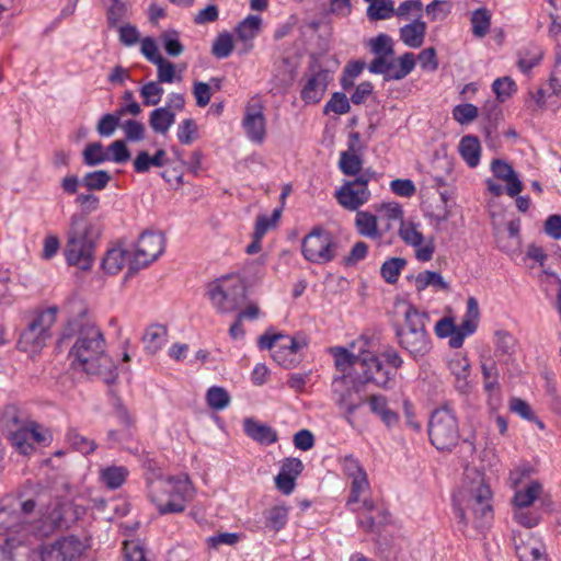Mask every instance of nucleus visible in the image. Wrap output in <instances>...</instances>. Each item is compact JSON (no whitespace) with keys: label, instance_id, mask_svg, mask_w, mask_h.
Returning a JSON list of instances; mask_svg holds the SVG:
<instances>
[{"label":"nucleus","instance_id":"20","mask_svg":"<svg viewBox=\"0 0 561 561\" xmlns=\"http://www.w3.org/2000/svg\"><path fill=\"white\" fill-rule=\"evenodd\" d=\"M514 540L519 561H537L539 558H547L546 547L540 539L527 534L526 539L519 536Z\"/></svg>","mask_w":561,"mask_h":561},{"label":"nucleus","instance_id":"34","mask_svg":"<svg viewBox=\"0 0 561 561\" xmlns=\"http://www.w3.org/2000/svg\"><path fill=\"white\" fill-rule=\"evenodd\" d=\"M542 55V50L539 47L535 45L526 46L517 53V66L524 73H527L539 65Z\"/></svg>","mask_w":561,"mask_h":561},{"label":"nucleus","instance_id":"29","mask_svg":"<svg viewBox=\"0 0 561 561\" xmlns=\"http://www.w3.org/2000/svg\"><path fill=\"white\" fill-rule=\"evenodd\" d=\"M448 368L456 378V388L461 392L468 390V376L470 371V364L467 357L456 355L448 362Z\"/></svg>","mask_w":561,"mask_h":561},{"label":"nucleus","instance_id":"17","mask_svg":"<svg viewBox=\"0 0 561 561\" xmlns=\"http://www.w3.org/2000/svg\"><path fill=\"white\" fill-rule=\"evenodd\" d=\"M80 552V543L73 537H64L41 549L39 561H73Z\"/></svg>","mask_w":561,"mask_h":561},{"label":"nucleus","instance_id":"18","mask_svg":"<svg viewBox=\"0 0 561 561\" xmlns=\"http://www.w3.org/2000/svg\"><path fill=\"white\" fill-rule=\"evenodd\" d=\"M480 318L479 305L474 297L467 300V311L459 325H456V334L449 340V346L459 348L462 346L467 336L473 334L478 328Z\"/></svg>","mask_w":561,"mask_h":561},{"label":"nucleus","instance_id":"64","mask_svg":"<svg viewBox=\"0 0 561 561\" xmlns=\"http://www.w3.org/2000/svg\"><path fill=\"white\" fill-rule=\"evenodd\" d=\"M124 552L126 561H150L146 557L144 547L138 540L125 541Z\"/></svg>","mask_w":561,"mask_h":561},{"label":"nucleus","instance_id":"21","mask_svg":"<svg viewBox=\"0 0 561 561\" xmlns=\"http://www.w3.org/2000/svg\"><path fill=\"white\" fill-rule=\"evenodd\" d=\"M262 19L259 15H248L234 28L238 41L243 43L242 53H248L253 48L252 41L261 31Z\"/></svg>","mask_w":561,"mask_h":561},{"label":"nucleus","instance_id":"5","mask_svg":"<svg viewBox=\"0 0 561 561\" xmlns=\"http://www.w3.org/2000/svg\"><path fill=\"white\" fill-rule=\"evenodd\" d=\"M192 495L193 488L187 476L169 477L150 483V500L161 515L182 513Z\"/></svg>","mask_w":561,"mask_h":561},{"label":"nucleus","instance_id":"32","mask_svg":"<svg viewBox=\"0 0 561 561\" xmlns=\"http://www.w3.org/2000/svg\"><path fill=\"white\" fill-rule=\"evenodd\" d=\"M130 260L133 259L126 250L122 248H114L106 252L102 260V267L106 273L115 275L127 262L129 263Z\"/></svg>","mask_w":561,"mask_h":561},{"label":"nucleus","instance_id":"11","mask_svg":"<svg viewBox=\"0 0 561 561\" xmlns=\"http://www.w3.org/2000/svg\"><path fill=\"white\" fill-rule=\"evenodd\" d=\"M12 421L16 428L10 433L9 439L20 454L31 455L35 449V444L48 445L50 443L51 434L42 424L31 420L20 422L18 416H13Z\"/></svg>","mask_w":561,"mask_h":561},{"label":"nucleus","instance_id":"14","mask_svg":"<svg viewBox=\"0 0 561 561\" xmlns=\"http://www.w3.org/2000/svg\"><path fill=\"white\" fill-rule=\"evenodd\" d=\"M332 396L335 404L345 411V419L350 424H353L352 415L355 411L365 403L366 397L355 396L359 393L363 383H359V379L355 377L352 379L350 376L342 375L334 377L332 380Z\"/></svg>","mask_w":561,"mask_h":561},{"label":"nucleus","instance_id":"33","mask_svg":"<svg viewBox=\"0 0 561 561\" xmlns=\"http://www.w3.org/2000/svg\"><path fill=\"white\" fill-rule=\"evenodd\" d=\"M175 122V113L169 107H158L150 113L149 125L154 133L164 135Z\"/></svg>","mask_w":561,"mask_h":561},{"label":"nucleus","instance_id":"40","mask_svg":"<svg viewBox=\"0 0 561 561\" xmlns=\"http://www.w3.org/2000/svg\"><path fill=\"white\" fill-rule=\"evenodd\" d=\"M66 438L75 450L83 455H89L96 449V443L93 439L81 435L76 428H70L67 432Z\"/></svg>","mask_w":561,"mask_h":561},{"label":"nucleus","instance_id":"46","mask_svg":"<svg viewBox=\"0 0 561 561\" xmlns=\"http://www.w3.org/2000/svg\"><path fill=\"white\" fill-rule=\"evenodd\" d=\"M116 414H117V417L119 419L121 423L126 427V430L123 432H117L115 430H111L107 433V437H108V440L112 443H122L130 436L128 428L131 425L133 420L129 416L126 408H124L123 405L117 407Z\"/></svg>","mask_w":561,"mask_h":561},{"label":"nucleus","instance_id":"12","mask_svg":"<svg viewBox=\"0 0 561 561\" xmlns=\"http://www.w3.org/2000/svg\"><path fill=\"white\" fill-rule=\"evenodd\" d=\"M374 174L367 169L354 180L345 181L334 193L339 205L346 210L358 211L370 199L371 193L368 190V183Z\"/></svg>","mask_w":561,"mask_h":561},{"label":"nucleus","instance_id":"56","mask_svg":"<svg viewBox=\"0 0 561 561\" xmlns=\"http://www.w3.org/2000/svg\"><path fill=\"white\" fill-rule=\"evenodd\" d=\"M163 47L168 55L178 57L184 51V46L179 39V33L174 30L164 32L161 35Z\"/></svg>","mask_w":561,"mask_h":561},{"label":"nucleus","instance_id":"48","mask_svg":"<svg viewBox=\"0 0 561 561\" xmlns=\"http://www.w3.org/2000/svg\"><path fill=\"white\" fill-rule=\"evenodd\" d=\"M283 213V206H279L273 210L271 217L261 215L256 218L253 234L257 238H263L270 228L276 226Z\"/></svg>","mask_w":561,"mask_h":561},{"label":"nucleus","instance_id":"55","mask_svg":"<svg viewBox=\"0 0 561 561\" xmlns=\"http://www.w3.org/2000/svg\"><path fill=\"white\" fill-rule=\"evenodd\" d=\"M350 110L351 105L347 96L342 92H334L324 106V114L333 112L342 115L348 113Z\"/></svg>","mask_w":561,"mask_h":561},{"label":"nucleus","instance_id":"35","mask_svg":"<svg viewBox=\"0 0 561 561\" xmlns=\"http://www.w3.org/2000/svg\"><path fill=\"white\" fill-rule=\"evenodd\" d=\"M339 167L343 174L348 176L359 175L363 169V161L358 154L354 152L351 145L348 151L341 152Z\"/></svg>","mask_w":561,"mask_h":561},{"label":"nucleus","instance_id":"25","mask_svg":"<svg viewBox=\"0 0 561 561\" xmlns=\"http://www.w3.org/2000/svg\"><path fill=\"white\" fill-rule=\"evenodd\" d=\"M168 341V330L162 324L149 325L144 335L142 343L144 348L148 354H156Z\"/></svg>","mask_w":561,"mask_h":561},{"label":"nucleus","instance_id":"44","mask_svg":"<svg viewBox=\"0 0 561 561\" xmlns=\"http://www.w3.org/2000/svg\"><path fill=\"white\" fill-rule=\"evenodd\" d=\"M110 160V156L103 150L101 142H91L83 150V162L94 167Z\"/></svg>","mask_w":561,"mask_h":561},{"label":"nucleus","instance_id":"3","mask_svg":"<svg viewBox=\"0 0 561 561\" xmlns=\"http://www.w3.org/2000/svg\"><path fill=\"white\" fill-rule=\"evenodd\" d=\"M491 496V490L483 482L482 478L473 481L469 488H465L459 492L458 497L455 500V514L459 519L458 524L461 525V530L469 524L467 512H470L472 515V523L477 529L483 528L492 519Z\"/></svg>","mask_w":561,"mask_h":561},{"label":"nucleus","instance_id":"27","mask_svg":"<svg viewBox=\"0 0 561 561\" xmlns=\"http://www.w3.org/2000/svg\"><path fill=\"white\" fill-rule=\"evenodd\" d=\"M169 162L167 152L163 149L156 151L153 156H150L147 151H140L134 160V169L137 173H146L152 167L162 168Z\"/></svg>","mask_w":561,"mask_h":561},{"label":"nucleus","instance_id":"30","mask_svg":"<svg viewBox=\"0 0 561 561\" xmlns=\"http://www.w3.org/2000/svg\"><path fill=\"white\" fill-rule=\"evenodd\" d=\"M128 474L126 467L112 465L100 470V480L107 489L116 490L125 483Z\"/></svg>","mask_w":561,"mask_h":561},{"label":"nucleus","instance_id":"37","mask_svg":"<svg viewBox=\"0 0 561 561\" xmlns=\"http://www.w3.org/2000/svg\"><path fill=\"white\" fill-rule=\"evenodd\" d=\"M415 286L419 291L424 290L428 286H433L437 289L448 290L449 286L444 280L443 276L433 271H424L416 275L415 277Z\"/></svg>","mask_w":561,"mask_h":561},{"label":"nucleus","instance_id":"36","mask_svg":"<svg viewBox=\"0 0 561 561\" xmlns=\"http://www.w3.org/2000/svg\"><path fill=\"white\" fill-rule=\"evenodd\" d=\"M542 492V486L537 481H531L524 490H519L514 495L516 510L528 508Z\"/></svg>","mask_w":561,"mask_h":561},{"label":"nucleus","instance_id":"43","mask_svg":"<svg viewBox=\"0 0 561 561\" xmlns=\"http://www.w3.org/2000/svg\"><path fill=\"white\" fill-rule=\"evenodd\" d=\"M405 264L407 261L402 257H391L381 265V276L387 283L394 284Z\"/></svg>","mask_w":561,"mask_h":561},{"label":"nucleus","instance_id":"42","mask_svg":"<svg viewBox=\"0 0 561 561\" xmlns=\"http://www.w3.org/2000/svg\"><path fill=\"white\" fill-rule=\"evenodd\" d=\"M233 48V37L229 32L225 31L219 33L215 38L211 47V54L218 59H224L231 55Z\"/></svg>","mask_w":561,"mask_h":561},{"label":"nucleus","instance_id":"47","mask_svg":"<svg viewBox=\"0 0 561 561\" xmlns=\"http://www.w3.org/2000/svg\"><path fill=\"white\" fill-rule=\"evenodd\" d=\"M111 181V175L105 170H98L93 172L87 173L82 180L81 184L88 190H96L101 191L105 188Z\"/></svg>","mask_w":561,"mask_h":561},{"label":"nucleus","instance_id":"22","mask_svg":"<svg viewBox=\"0 0 561 561\" xmlns=\"http://www.w3.org/2000/svg\"><path fill=\"white\" fill-rule=\"evenodd\" d=\"M373 414L377 415L387 427H392L399 422V414L388 405V399L382 394H371L365 398Z\"/></svg>","mask_w":561,"mask_h":561},{"label":"nucleus","instance_id":"16","mask_svg":"<svg viewBox=\"0 0 561 561\" xmlns=\"http://www.w3.org/2000/svg\"><path fill=\"white\" fill-rule=\"evenodd\" d=\"M332 75L322 68L317 61L309 66L306 83L304 84L300 98L307 104L319 103L324 95Z\"/></svg>","mask_w":561,"mask_h":561},{"label":"nucleus","instance_id":"2","mask_svg":"<svg viewBox=\"0 0 561 561\" xmlns=\"http://www.w3.org/2000/svg\"><path fill=\"white\" fill-rule=\"evenodd\" d=\"M101 233V226L96 221L82 214H73L69 220L64 250L67 263L82 271L91 270Z\"/></svg>","mask_w":561,"mask_h":561},{"label":"nucleus","instance_id":"45","mask_svg":"<svg viewBox=\"0 0 561 561\" xmlns=\"http://www.w3.org/2000/svg\"><path fill=\"white\" fill-rule=\"evenodd\" d=\"M398 65L393 60V70L390 75L392 80H401L405 78L415 67V59L412 53H404L397 60Z\"/></svg>","mask_w":561,"mask_h":561},{"label":"nucleus","instance_id":"59","mask_svg":"<svg viewBox=\"0 0 561 561\" xmlns=\"http://www.w3.org/2000/svg\"><path fill=\"white\" fill-rule=\"evenodd\" d=\"M453 116L459 124H468L478 116V107L471 103L459 104L454 107Z\"/></svg>","mask_w":561,"mask_h":561},{"label":"nucleus","instance_id":"39","mask_svg":"<svg viewBox=\"0 0 561 561\" xmlns=\"http://www.w3.org/2000/svg\"><path fill=\"white\" fill-rule=\"evenodd\" d=\"M472 33L476 37H484L490 30L491 12L485 8H479L471 15Z\"/></svg>","mask_w":561,"mask_h":561},{"label":"nucleus","instance_id":"8","mask_svg":"<svg viewBox=\"0 0 561 561\" xmlns=\"http://www.w3.org/2000/svg\"><path fill=\"white\" fill-rule=\"evenodd\" d=\"M207 296L218 312H233L245 301V286L240 279L225 277L209 284Z\"/></svg>","mask_w":561,"mask_h":561},{"label":"nucleus","instance_id":"38","mask_svg":"<svg viewBox=\"0 0 561 561\" xmlns=\"http://www.w3.org/2000/svg\"><path fill=\"white\" fill-rule=\"evenodd\" d=\"M355 345H358V347L360 346L357 342ZM333 356L335 360V367L343 374L348 368L359 367V351L354 354L344 347H336L333 350Z\"/></svg>","mask_w":561,"mask_h":561},{"label":"nucleus","instance_id":"23","mask_svg":"<svg viewBox=\"0 0 561 561\" xmlns=\"http://www.w3.org/2000/svg\"><path fill=\"white\" fill-rule=\"evenodd\" d=\"M427 25L424 21L415 18L411 23L400 27V39L411 48H419L423 45Z\"/></svg>","mask_w":561,"mask_h":561},{"label":"nucleus","instance_id":"57","mask_svg":"<svg viewBox=\"0 0 561 561\" xmlns=\"http://www.w3.org/2000/svg\"><path fill=\"white\" fill-rule=\"evenodd\" d=\"M492 88L496 94L497 100L501 102L507 100L513 94V92L516 91V84L510 77L496 79L493 82Z\"/></svg>","mask_w":561,"mask_h":561},{"label":"nucleus","instance_id":"6","mask_svg":"<svg viewBox=\"0 0 561 561\" xmlns=\"http://www.w3.org/2000/svg\"><path fill=\"white\" fill-rule=\"evenodd\" d=\"M357 343L359 346V371L357 378L359 383L366 386L371 383L380 389H392L396 380V373L386 368L374 350V339L363 335Z\"/></svg>","mask_w":561,"mask_h":561},{"label":"nucleus","instance_id":"49","mask_svg":"<svg viewBox=\"0 0 561 561\" xmlns=\"http://www.w3.org/2000/svg\"><path fill=\"white\" fill-rule=\"evenodd\" d=\"M208 405L214 410H222L230 403V396L222 387H211L206 394Z\"/></svg>","mask_w":561,"mask_h":561},{"label":"nucleus","instance_id":"51","mask_svg":"<svg viewBox=\"0 0 561 561\" xmlns=\"http://www.w3.org/2000/svg\"><path fill=\"white\" fill-rule=\"evenodd\" d=\"M288 519V511L284 506H274L266 512V527L278 531L280 530L287 523Z\"/></svg>","mask_w":561,"mask_h":561},{"label":"nucleus","instance_id":"63","mask_svg":"<svg viewBox=\"0 0 561 561\" xmlns=\"http://www.w3.org/2000/svg\"><path fill=\"white\" fill-rule=\"evenodd\" d=\"M122 128L126 139L129 141H141L145 139V125L138 121L128 119L122 125Z\"/></svg>","mask_w":561,"mask_h":561},{"label":"nucleus","instance_id":"7","mask_svg":"<svg viewBox=\"0 0 561 561\" xmlns=\"http://www.w3.org/2000/svg\"><path fill=\"white\" fill-rule=\"evenodd\" d=\"M57 307H49L35 314L27 328L21 333L18 346L26 353H37L50 339V329L56 322Z\"/></svg>","mask_w":561,"mask_h":561},{"label":"nucleus","instance_id":"53","mask_svg":"<svg viewBox=\"0 0 561 561\" xmlns=\"http://www.w3.org/2000/svg\"><path fill=\"white\" fill-rule=\"evenodd\" d=\"M548 8L546 11L551 20L549 26V35L556 37L561 33V0H547Z\"/></svg>","mask_w":561,"mask_h":561},{"label":"nucleus","instance_id":"28","mask_svg":"<svg viewBox=\"0 0 561 561\" xmlns=\"http://www.w3.org/2000/svg\"><path fill=\"white\" fill-rule=\"evenodd\" d=\"M106 8V22L110 28L117 27L118 23L128 19L130 3L128 0H104Z\"/></svg>","mask_w":561,"mask_h":561},{"label":"nucleus","instance_id":"13","mask_svg":"<svg viewBox=\"0 0 561 561\" xmlns=\"http://www.w3.org/2000/svg\"><path fill=\"white\" fill-rule=\"evenodd\" d=\"M165 239L163 233L146 230L138 238L133 260L129 262L127 276L136 274L139 270L154 262L164 251Z\"/></svg>","mask_w":561,"mask_h":561},{"label":"nucleus","instance_id":"61","mask_svg":"<svg viewBox=\"0 0 561 561\" xmlns=\"http://www.w3.org/2000/svg\"><path fill=\"white\" fill-rule=\"evenodd\" d=\"M390 56H376L369 64L368 70L371 73L383 75L386 80H391L390 75L393 70V60L389 59Z\"/></svg>","mask_w":561,"mask_h":561},{"label":"nucleus","instance_id":"10","mask_svg":"<svg viewBox=\"0 0 561 561\" xmlns=\"http://www.w3.org/2000/svg\"><path fill=\"white\" fill-rule=\"evenodd\" d=\"M431 443L438 450H449L459 439L458 424L455 415L447 408L433 412L428 424Z\"/></svg>","mask_w":561,"mask_h":561},{"label":"nucleus","instance_id":"41","mask_svg":"<svg viewBox=\"0 0 561 561\" xmlns=\"http://www.w3.org/2000/svg\"><path fill=\"white\" fill-rule=\"evenodd\" d=\"M394 15L392 0H375L367 8V16L371 21L386 20Z\"/></svg>","mask_w":561,"mask_h":561},{"label":"nucleus","instance_id":"1","mask_svg":"<svg viewBox=\"0 0 561 561\" xmlns=\"http://www.w3.org/2000/svg\"><path fill=\"white\" fill-rule=\"evenodd\" d=\"M72 316L62 331L60 343L76 337L69 351L71 366L88 375L99 376L106 383L117 377L116 366L105 353V340L83 304L71 307Z\"/></svg>","mask_w":561,"mask_h":561},{"label":"nucleus","instance_id":"26","mask_svg":"<svg viewBox=\"0 0 561 561\" xmlns=\"http://www.w3.org/2000/svg\"><path fill=\"white\" fill-rule=\"evenodd\" d=\"M357 232L369 239H380L382 233L378 229V218L369 211L358 210L355 217Z\"/></svg>","mask_w":561,"mask_h":561},{"label":"nucleus","instance_id":"52","mask_svg":"<svg viewBox=\"0 0 561 561\" xmlns=\"http://www.w3.org/2000/svg\"><path fill=\"white\" fill-rule=\"evenodd\" d=\"M369 47L371 53L376 56H393L394 54L392 38L383 33L371 38L369 41Z\"/></svg>","mask_w":561,"mask_h":561},{"label":"nucleus","instance_id":"62","mask_svg":"<svg viewBox=\"0 0 561 561\" xmlns=\"http://www.w3.org/2000/svg\"><path fill=\"white\" fill-rule=\"evenodd\" d=\"M158 68V82L159 83H172L175 80L180 81L181 76L176 77L175 66L171 61L162 58L161 62L154 64Z\"/></svg>","mask_w":561,"mask_h":561},{"label":"nucleus","instance_id":"58","mask_svg":"<svg viewBox=\"0 0 561 561\" xmlns=\"http://www.w3.org/2000/svg\"><path fill=\"white\" fill-rule=\"evenodd\" d=\"M516 341L514 336L506 331L495 332V351L502 355L514 353Z\"/></svg>","mask_w":561,"mask_h":561},{"label":"nucleus","instance_id":"24","mask_svg":"<svg viewBox=\"0 0 561 561\" xmlns=\"http://www.w3.org/2000/svg\"><path fill=\"white\" fill-rule=\"evenodd\" d=\"M244 432L250 438L262 445L274 444L278 438L275 430L253 419L244 420Z\"/></svg>","mask_w":561,"mask_h":561},{"label":"nucleus","instance_id":"15","mask_svg":"<svg viewBox=\"0 0 561 561\" xmlns=\"http://www.w3.org/2000/svg\"><path fill=\"white\" fill-rule=\"evenodd\" d=\"M242 127L249 140L261 145L266 138V118L264 105L259 98H253L244 108Z\"/></svg>","mask_w":561,"mask_h":561},{"label":"nucleus","instance_id":"50","mask_svg":"<svg viewBox=\"0 0 561 561\" xmlns=\"http://www.w3.org/2000/svg\"><path fill=\"white\" fill-rule=\"evenodd\" d=\"M400 238L412 247H419L423 243L424 237L419 231L417 226L411 221L402 222L399 228Z\"/></svg>","mask_w":561,"mask_h":561},{"label":"nucleus","instance_id":"31","mask_svg":"<svg viewBox=\"0 0 561 561\" xmlns=\"http://www.w3.org/2000/svg\"><path fill=\"white\" fill-rule=\"evenodd\" d=\"M461 158L470 168H476L480 162L481 146L476 136H463L459 142Z\"/></svg>","mask_w":561,"mask_h":561},{"label":"nucleus","instance_id":"60","mask_svg":"<svg viewBox=\"0 0 561 561\" xmlns=\"http://www.w3.org/2000/svg\"><path fill=\"white\" fill-rule=\"evenodd\" d=\"M119 122L121 116L117 112L115 114H105L99 121L96 130L101 136L110 137L119 126Z\"/></svg>","mask_w":561,"mask_h":561},{"label":"nucleus","instance_id":"19","mask_svg":"<svg viewBox=\"0 0 561 561\" xmlns=\"http://www.w3.org/2000/svg\"><path fill=\"white\" fill-rule=\"evenodd\" d=\"M491 171L497 180L506 183V194L508 196L515 197L523 191V182L519 180L513 167L505 160L494 159L491 162Z\"/></svg>","mask_w":561,"mask_h":561},{"label":"nucleus","instance_id":"54","mask_svg":"<svg viewBox=\"0 0 561 561\" xmlns=\"http://www.w3.org/2000/svg\"><path fill=\"white\" fill-rule=\"evenodd\" d=\"M163 92V88L156 81L148 82L140 89V95L147 106L157 105L161 101Z\"/></svg>","mask_w":561,"mask_h":561},{"label":"nucleus","instance_id":"9","mask_svg":"<svg viewBox=\"0 0 561 561\" xmlns=\"http://www.w3.org/2000/svg\"><path fill=\"white\" fill-rule=\"evenodd\" d=\"M304 257L317 264H325L334 260L337 242L333 234L322 227H314L302 240Z\"/></svg>","mask_w":561,"mask_h":561},{"label":"nucleus","instance_id":"4","mask_svg":"<svg viewBox=\"0 0 561 561\" xmlns=\"http://www.w3.org/2000/svg\"><path fill=\"white\" fill-rule=\"evenodd\" d=\"M427 321L426 312L408 305L404 310L403 322L396 327V339L399 346L414 360L423 358L432 350L431 336L426 331Z\"/></svg>","mask_w":561,"mask_h":561}]
</instances>
